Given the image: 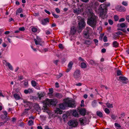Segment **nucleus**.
<instances>
[{
  "instance_id": "obj_56",
  "label": "nucleus",
  "mask_w": 129,
  "mask_h": 129,
  "mask_svg": "<svg viewBox=\"0 0 129 129\" xmlns=\"http://www.w3.org/2000/svg\"><path fill=\"white\" fill-rule=\"evenodd\" d=\"M28 91H29V93H32L33 92V91L32 90V89H31L30 88H29L28 89Z\"/></svg>"
},
{
  "instance_id": "obj_35",
  "label": "nucleus",
  "mask_w": 129,
  "mask_h": 129,
  "mask_svg": "<svg viewBox=\"0 0 129 129\" xmlns=\"http://www.w3.org/2000/svg\"><path fill=\"white\" fill-rule=\"evenodd\" d=\"M96 103L97 102H96V100H94L92 102L91 104L92 106L93 107H94L96 106Z\"/></svg>"
},
{
  "instance_id": "obj_37",
  "label": "nucleus",
  "mask_w": 129,
  "mask_h": 129,
  "mask_svg": "<svg viewBox=\"0 0 129 129\" xmlns=\"http://www.w3.org/2000/svg\"><path fill=\"white\" fill-rule=\"evenodd\" d=\"M117 117V116H115V115L112 114L111 115V118L114 120H115L116 119Z\"/></svg>"
},
{
  "instance_id": "obj_31",
  "label": "nucleus",
  "mask_w": 129,
  "mask_h": 129,
  "mask_svg": "<svg viewBox=\"0 0 129 129\" xmlns=\"http://www.w3.org/2000/svg\"><path fill=\"white\" fill-rule=\"evenodd\" d=\"M28 125L29 126H31L33 124L34 122L31 120H29L28 122Z\"/></svg>"
},
{
  "instance_id": "obj_59",
  "label": "nucleus",
  "mask_w": 129,
  "mask_h": 129,
  "mask_svg": "<svg viewBox=\"0 0 129 129\" xmlns=\"http://www.w3.org/2000/svg\"><path fill=\"white\" fill-rule=\"evenodd\" d=\"M117 35H116L115 34H113V39L115 40H116L117 39Z\"/></svg>"
},
{
  "instance_id": "obj_64",
  "label": "nucleus",
  "mask_w": 129,
  "mask_h": 129,
  "mask_svg": "<svg viewBox=\"0 0 129 129\" xmlns=\"http://www.w3.org/2000/svg\"><path fill=\"white\" fill-rule=\"evenodd\" d=\"M55 11L56 12L58 13H59L60 12V10L58 8H56Z\"/></svg>"
},
{
  "instance_id": "obj_49",
  "label": "nucleus",
  "mask_w": 129,
  "mask_h": 129,
  "mask_svg": "<svg viewBox=\"0 0 129 129\" xmlns=\"http://www.w3.org/2000/svg\"><path fill=\"white\" fill-rule=\"evenodd\" d=\"M63 119L64 120L65 119H66L68 117V116L66 114H63L62 116Z\"/></svg>"
},
{
  "instance_id": "obj_1",
  "label": "nucleus",
  "mask_w": 129,
  "mask_h": 129,
  "mask_svg": "<svg viewBox=\"0 0 129 129\" xmlns=\"http://www.w3.org/2000/svg\"><path fill=\"white\" fill-rule=\"evenodd\" d=\"M76 106V102L73 99L70 100L67 99L65 102L59 105V107L61 109L64 110L66 107H69L72 108H75Z\"/></svg>"
},
{
  "instance_id": "obj_52",
  "label": "nucleus",
  "mask_w": 129,
  "mask_h": 129,
  "mask_svg": "<svg viewBox=\"0 0 129 129\" xmlns=\"http://www.w3.org/2000/svg\"><path fill=\"white\" fill-rule=\"evenodd\" d=\"M96 45H97L98 43V40L97 39H94L93 40Z\"/></svg>"
},
{
  "instance_id": "obj_57",
  "label": "nucleus",
  "mask_w": 129,
  "mask_h": 129,
  "mask_svg": "<svg viewBox=\"0 0 129 129\" xmlns=\"http://www.w3.org/2000/svg\"><path fill=\"white\" fill-rule=\"evenodd\" d=\"M104 34H101L100 35V37H99V39L100 40H102L104 36Z\"/></svg>"
},
{
  "instance_id": "obj_24",
  "label": "nucleus",
  "mask_w": 129,
  "mask_h": 129,
  "mask_svg": "<svg viewBox=\"0 0 129 129\" xmlns=\"http://www.w3.org/2000/svg\"><path fill=\"white\" fill-rule=\"evenodd\" d=\"M30 107L29 108H28L25 109L24 111L22 113V114L23 115H26L27 113H28V111L30 109Z\"/></svg>"
},
{
  "instance_id": "obj_53",
  "label": "nucleus",
  "mask_w": 129,
  "mask_h": 129,
  "mask_svg": "<svg viewBox=\"0 0 129 129\" xmlns=\"http://www.w3.org/2000/svg\"><path fill=\"white\" fill-rule=\"evenodd\" d=\"M108 22L109 23L110 25H112L113 24V22L111 19H109L108 20Z\"/></svg>"
},
{
  "instance_id": "obj_36",
  "label": "nucleus",
  "mask_w": 129,
  "mask_h": 129,
  "mask_svg": "<svg viewBox=\"0 0 129 129\" xmlns=\"http://www.w3.org/2000/svg\"><path fill=\"white\" fill-rule=\"evenodd\" d=\"M90 63L92 65L95 66L96 64L95 62L93 60H91L90 61Z\"/></svg>"
},
{
  "instance_id": "obj_26",
  "label": "nucleus",
  "mask_w": 129,
  "mask_h": 129,
  "mask_svg": "<svg viewBox=\"0 0 129 129\" xmlns=\"http://www.w3.org/2000/svg\"><path fill=\"white\" fill-rule=\"evenodd\" d=\"M37 94L38 95V97L40 100H41V98L43 97L44 96V95L43 92H41L40 94L38 93H37Z\"/></svg>"
},
{
  "instance_id": "obj_63",
  "label": "nucleus",
  "mask_w": 129,
  "mask_h": 129,
  "mask_svg": "<svg viewBox=\"0 0 129 129\" xmlns=\"http://www.w3.org/2000/svg\"><path fill=\"white\" fill-rule=\"evenodd\" d=\"M59 60H55L53 61V63L55 64L56 65H57V63L59 61Z\"/></svg>"
},
{
  "instance_id": "obj_44",
  "label": "nucleus",
  "mask_w": 129,
  "mask_h": 129,
  "mask_svg": "<svg viewBox=\"0 0 129 129\" xmlns=\"http://www.w3.org/2000/svg\"><path fill=\"white\" fill-rule=\"evenodd\" d=\"M115 34L117 35H123V33L120 31H119L117 32H116L115 33Z\"/></svg>"
},
{
  "instance_id": "obj_5",
  "label": "nucleus",
  "mask_w": 129,
  "mask_h": 129,
  "mask_svg": "<svg viewBox=\"0 0 129 129\" xmlns=\"http://www.w3.org/2000/svg\"><path fill=\"white\" fill-rule=\"evenodd\" d=\"M78 22V29L81 31L84 28L86 25V23L84 19L82 18L79 20Z\"/></svg>"
},
{
  "instance_id": "obj_38",
  "label": "nucleus",
  "mask_w": 129,
  "mask_h": 129,
  "mask_svg": "<svg viewBox=\"0 0 129 129\" xmlns=\"http://www.w3.org/2000/svg\"><path fill=\"white\" fill-rule=\"evenodd\" d=\"M36 39L37 40L38 43H40L42 41L41 40V39L38 36H37Z\"/></svg>"
},
{
  "instance_id": "obj_48",
  "label": "nucleus",
  "mask_w": 129,
  "mask_h": 129,
  "mask_svg": "<svg viewBox=\"0 0 129 129\" xmlns=\"http://www.w3.org/2000/svg\"><path fill=\"white\" fill-rule=\"evenodd\" d=\"M59 48L61 49H63L64 48V47L63 46L62 44H59L58 45Z\"/></svg>"
},
{
  "instance_id": "obj_6",
  "label": "nucleus",
  "mask_w": 129,
  "mask_h": 129,
  "mask_svg": "<svg viewBox=\"0 0 129 129\" xmlns=\"http://www.w3.org/2000/svg\"><path fill=\"white\" fill-rule=\"evenodd\" d=\"M68 124L72 127H76L78 124L77 121L74 120H70L68 122Z\"/></svg>"
},
{
  "instance_id": "obj_2",
  "label": "nucleus",
  "mask_w": 129,
  "mask_h": 129,
  "mask_svg": "<svg viewBox=\"0 0 129 129\" xmlns=\"http://www.w3.org/2000/svg\"><path fill=\"white\" fill-rule=\"evenodd\" d=\"M90 17L88 19L87 24L93 28L96 26L97 23V16L92 12H90Z\"/></svg>"
},
{
  "instance_id": "obj_30",
  "label": "nucleus",
  "mask_w": 129,
  "mask_h": 129,
  "mask_svg": "<svg viewBox=\"0 0 129 129\" xmlns=\"http://www.w3.org/2000/svg\"><path fill=\"white\" fill-rule=\"evenodd\" d=\"M106 105L108 108H112L113 107L112 104H110L109 103H107L106 104Z\"/></svg>"
},
{
  "instance_id": "obj_27",
  "label": "nucleus",
  "mask_w": 129,
  "mask_h": 129,
  "mask_svg": "<svg viewBox=\"0 0 129 129\" xmlns=\"http://www.w3.org/2000/svg\"><path fill=\"white\" fill-rule=\"evenodd\" d=\"M72 114L75 117L78 115V113L76 110H74Z\"/></svg>"
},
{
  "instance_id": "obj_10",
  "label": "nucleus",
  "mask_w": 129,
  "mask_h": 129,
  "mask_svg": "<svg viewBox=\"0 0 129 129\" xmlns=\"http://www.w3.org/2000/svg\"><path fill=\"white\" fill-rule=\"evenodd\" d=\"M117 9L119 11L124 12L125 11V8L123 6L120 5H118Z\"/></svg>"
},
{
  "instance_id": "obj_50",
  "label": "nucleus",
  "mask_w": 129,
  "mask_h": 129,
  "mask_svg": "<svg viewBox=\"0 0 129 129\" xmlns=\"http://www.w3.org/2000/svg\"><path fill=\"white\" fill-rule=\"evenodd\" d=\"M6 117L4 115H2L1 116V118L3 120H5L6 119Z\"/></svg>"
},
{
  "instance_id": "obj_43",
  "label": "nucleus",
  "mask_w": 129,
  "mask_h": 129,
  "mask_svg": "<svg viewBox=\"0 0 129 129\" xmlns=\"http://www.w3.org/2000/svg\"><path fill=\"white\" fill-rule=\"evenodd\" d=\"M114 18L115 21H118L119 19L117 15H115L114 16Z\"/></svg>"
},
{
  "instance_id": "obj_11",
  "label": "nucleus",
  "mask_w": 129,
  "mask_h": 129,
  "mask_svg": "<svg viewBox=\"0 0 129 129\" xmlns=\"http://www.w3.org/2000/svg\"><path fill=\"white\" fill-rule=\"evenodd\" d=\"M80 114L82 116H84L86 115V110L85 108L81 109L80 110Z\"/></svg>"
},
{
  "instance_id": "obj_14",
  "label": "nucleus",
  "mask_w": 129,
  "mask_h": 129,
  "mask_svg": "<svg viewBox=\"0 0 129 129\" xmlns=\"http://www.w3.org/2000/svg\"><path fill=\"white\" fill-rule=\"evenodd\" d=\"M76 31V30L74 26L72 27L70 31V33L72 35L75 34Z\"/></svg>"
},
{
  "instance_id": "obj_25",
  "label": "nucleus",
  "mask_w": 129,
  "mask_h": 129,
  "mask_svg": "<svg viewBox=\"0 0 129 129\" xmlns=\"http://www.w3.org/2000/svg\"><path fill=\"white\" fill-rule=\"evenodd\" d=\"M34 107L35 109L37 111H38L40 110L41 109L40 107L38 104H36L35 106Z\"/></svg>"
},
{
  "instance_id": "obj_20",
  "label": "nucleus",
  "mask_w": 129,
  "mask_h": 129,
  "mask_svg": "<svg viewBox=\"0 0 129 129\" xmlns=\"http://www.w3.org/2000/svg\"><path fill=\"white\" fill-rule=\"evenodd\" d=\"M4 66V67H6L7 69L8 68V62H7L6 60H4L3 61Z\"/></svg>"
},
{
  "instance_id": "obj_47",
  "label": "nucleus",
  "mask_w": 129,
  "mask_h": 129,
  "mask_svg": "<svg viewBox=\"0 0 129 129\" xmlns=\"http://www.w3.org/2000/svg\"><path fill=\"white\" fill-rule=\"evenodd\" d=\"M23 84L25 87H28V83L27 81H24Z\"/></svg>"
},
{
  "instance_id": "obj_32",
  "label": "nucleus",
  "mask_w": 129,
  "mask_h": 129,
  "mask_svg": "<svg viewBox=\"0 0 129 129\" xmlns=\"http://www.w3.org/2000/svg\"><path fill=\"white\" fill-rule=\"evenodd\" d=\"M73 64V63L72 61H70L68 65V68H70L71 69L72 68V66Z\"/></svg>"
},
{
  "instance_id": "obj_3",
  "label": "nucleus",
  "mask_w": 129,
  "mask_h": 129,
  "mask_svg": "<svg viewBox=\"0 0 129 129\" xmlns=\"http://www.w3.org/2000/svg\"><path fill=\"white\" fill-rule=\"evenodd\" d=\"M57 102L56 99H46L45 101L44 102L43 107H44V110H48V106L50 107L51 105L55 106Z\"/></svg>"
},
{
  "instance_id": "obj_39",
  "label": "nucleus",
  "mask_w": 129,
  "mask_h": 129,
  "mask_svg": "<svg viewBox=\"0 0 129 129\" xmlns=\"http://www.w3.org/2000/svg\"><path fill=\"white\" fill-rule=\"evenodd\" d=\"M51 13L54 18H57L59 17V16L55 14L54 12H52Z\"/></svg>"
},
{
  "instance_id": "obj_8",
  "label": "nucleus",
  "mask_w": 129,
  "mask_h": 129,
  "mask_svg": "<svg viewBox=\"0 0 129 129\" xmlns=\"http://www.w3.org/2000/svg\"><path fill=\"white\" fill-rule=\"evenodd\" d=\"M80 71L78 69L74 72L73 75L75 78L77 79L80 77Z\"/></svg>"
},
{
  "instance_id": "obj_40",
  "label": "nucleus",
  "mask_w": 129,
  "mask_h": 129,
  "mask_svg": "<svg viewBox=\"0 0 129 129\" xmlns=\"http://www.w3.org/2000/svg\"><path fill=\"white\" fill-rule=\"evenodd\" d=\"M49 92L48 93V94H52L53 93V90L52 88H50L49 89Z\"/></svg>"
},
{
  "instance_id": "obj_12",
  "label": "nucleus",
  "mask_w": 129,
  "mask_h": 129,
  "mask_svg": "<svg viewBox=\"0 0 129 129\" xmlns=\"http://www.w3.org/2000/svg\"><path fill=\"white\" fill-rule=\"evenodd\" d=\"M34 40L36 45H40L41 46H44V41H42L40 43H38L37 40L36 39H34Z\"/></svg>"
},
{
  "instance_id": "obj_22",
  "label": "nucleus",
  "mask_w": 129,
  "mask_h": 129,
  "mask_svg": "<svg viewBox=\"0 0 129 129\" xmlns=\"http://www.w3.org/2000/svg\"><path fill=\"white\" fill-rule=\"evenodd\" d=\"M23 10L22 8H20L18 9L16 12V14L17 15L18 13H21L23 12Z\"/></svg>"
},
{
  "instance_id": "obj_51",
  "label": "nucleus",
  "mask_w": 129,
  "mask_h": 129,
  "mask_svg": "<svg viewBox=\"0 0 129 129\" xmlns=\"http://www.w3.org/2000/svg\"><path fill=\"white\" fill-rule=\"evenodd\" d=\"M25 30L24 27H20L19 28V31H23Z\"/></svg>"
},
{
  "instance_id": "obj_21",
  "label": "nucleus",
  "mask_w": 129,
  "mask_h": 129,
  "mask_svg": "<svg viewBox=\"0 0 129 129\" xmlns=\"http://www.w3.org/2000/svg\"><path fill=\"white\" fill-rule=\"evenodd\" d=\"M96 115L99 116L100 117H103V114L102 112L101 111H97L96 112Z\"/></svg>"
},
{
  "instance_id": "obj_15",
  "label": "nucleus",
  "mask_w": 129,
  "mask_h": 129,
  "mask_svg": "<svg viewBox=\"0 0 129 129\" xmlns=\"http://www.w3.org/2000/svg\"><path fill=\"white\" fill-rule=\"evenodd\" d=\"M119 43L116 41H114L112 43L113 46L115 48H117L119 47Z\"/></svg>"
},
{
  "instance_id": "obj_58",
  "label": "nucleus",
  "mask_w": 129,
  "mask_h": 129,
  "mask_svg": "<svg viewBox=\"0 0 129 129\" xmlns=\"http://www.w3.org/2000/svg\"><path fill=\"white\" fill-rule=\"evenodd\" d=\"M84 101L83 100H82L81 102V104L80 105V106L81 107H82L84 106Z\"/></svg>"
},
{
  "instance_id": "obj_9",
  "label": "nucleus",
  "mask_w": 129,
  "mask_h": 129,
  "mask_svg": "<svg viewBox=\"0 0 129 129\" xmlns=\"http://www.w3.org/2000/svg\"><path fill=\"white\" fill-rule=\"evenodd\" d=\"M119 79L122 81L123 83L127 84L128 82V80L126 77L124 76H120L119 77Z\"/></svg>"
},
{
  "instance_id": "obj_23",
  "label": "nucleus",
  "mask_w": 129,
  "mask_h": 129,
  "mask_svg": "<svg viewBox=\"0 0 129 129\" xmlns=\"http://www.w3.org/2000/svg\"><path fill=\"white\" fill-rule=\"evenodd\" d=\"M99 5V3L98 2H95L94 4H92V7L93 8L96 9Z\"/></svg>"
},
{
  "instance_id": "obj_42",
  "label": "nucleus",
  "mask_w": 129,
  "mask_h": 129,
  "mask_svg": "<svg viewBox=\"0 0 129 129\" xmlns=\"http://www.w3.org/2000/svg\"><path fill=\"white\" fill-rule=\"evenodd\" d=\"M105 111L107 114H109L110 113V111L109 109L106 108L105 109Z\"/></svg>"
},
{
  "instance_id": "obj_28",
  "label": "nucleus",
  "mask_w": 129,
  "mask_h": 129,
  "mask_svg": "<svg viewBox=\"0 0 129 129\" xmlns=\"http://www.w3.org/2000/svg\"><path fill=\"white\" fill-rule=\"evenodd\" d=\"M55 95L56 97L58 98H60L62 97L61 94L59 93H56Z\"/></svg>"
},
{
  "instance_id": "obj_60",
  "label": "nucleus",
  "mask_w": 129,
  "mask_h": 129,
  "mask_svg": "<svg viewBox=\"0 0 129 129\" xmlns=\"http://www.w3.org/2000/svg\"><path fill=\"white\" fill-rule=\"evenodd\" d=\"M18 80H22L23 79V76H18Z\"/></svg>"
},
{
  "instance_id": "obj_41",
  "label": "nucleus",
  "mask_w": 129,
  "mask_h": 129,
  "mask_svg": "<svg viewBox=\"0 0 129 129\" xmlns=\"http://www.w3.org/2000/svg\"><path fill=\"white\" fill-rule=\"evenodd\" d=\"M9 69L12 71H13V67L9 63Z\"/></svg>"
},
{
  "instance_id": "obj_33",
  "label": "nucleus",
  "mask_w": 129,
  "mask_h": 129,
  "mask_svg": "<svg viewBox=\"0 0 129 129\" xmlns=\"http://www.w3.org/2000/svg\"><path fill=\"white\" fill-rule=\"evenodd\" d=\"M120 27L121 28H124V27H125L126 28H127V26L126 25L125 23H120Z\"/></svg>"
},
{
  "instance_id": "obj_54",
  "label": "nucleus",
  "mask_w": 129,
  "mask_h": 129,
  "mask_svg": "<svg viewBox=\"0 0 129 129\" xmlns=\"http://www.w3.org/2000/svg\"><path fill=\"white\" fill-rule=\"evenodd\" d=\"M62 76V74L61 73H60L58 75L56 76V78L57 79L59 78Z\"/></svg>"
},
{
  "instance_id": "obj_34",
  "label": "nucleus",
  "mask_w": 129,
  "mask_h": 129,
  "mask_svg": "<svg viewBox=\"0 0 129 129\" xmlns=\"http://www.w3.org/2000/svg\"><path fill=\"white\" fill-rule=\"evenodd\" d=\"M117 76L122 75L121 71L119 70H117Z\"/></svg>"
},
{
  "instance_id": "obj_62",
  "label": "nucleus",
  "mask_w": 129,
  "mask_h": 129,
  "mask_svg": "<svg viewBox=\"0 0 129 129\" xmlns=\"http://www.w3.org/2000/svg\"><path fill=\"white\" fill-rule=\"evenodd\" d=\"M114 125L116 127H121V126L120 125L117 123H115Z\"/></svg>"
},
{
  "instance_id": "obj_16",
  "label": "nucleus",
  "mask_w": 129,
  "mask_h": 129,
  "mask_svg": "<svg viewBox=\"0 0 129 129\" xmlns=\"http://www.w3.org/2000/svg\"><path fill=\"white\" fill-rule=\"evenodd\" d=\"M81 9L80 8H78L74 10L73 12L75 13H76L77 14H79L81 13Z\"/></svg>"
},
{
  "instance_id": "obj_55",
  "label": "nucleus",
  "mask_w": 129,
  "mask_h": 129,
  "mask_svg": "<svg viewBox=\"0 0 129 129\" xmlns=\"http://www.w3.org/2000/svg\"><path fill=\"white\" fill-rule=\"evenodd\" d=\"M107 38L106 36H105L103 38V41L104 42H106L107 41Z\"/></svg>"
},
{
  "instance_id": "obj_61",
  "label": "nucleus",
  "mask_w": 129,
  "mask_h": 129,
  "mask_svg": "<svg viewBox=\"0 0 129 129\" xmlns=\"http://www.w3.org/2000/svg\"><path fill=\"white\" fill-rule=\"evenodd\" d=\"M125 19L124 18H120L119 20V22H124L125 21Z\"/></svg>"
},
{
  "instance_id": "obj_29",
  "label": "nucleus",
  "mask_w": 129,
  "mask_h": 129,
  "mask_svg": "<svg viewBox=\"0 0 129 129\" xmlns=\"http://www.w3.org/2000/svg\"><path fill=\"white\" fill-rule=\"evenodd\" d=\"M31 83L32 85L34 87H35L37 86V83L35 81H32L31 82Z\"/></svg>"
},
{
  "instance_id": "obj_13",
  "label": "nucleus",
  "mask_w": 129,
  "mask_h": 129,
  "mask_svg": "<svg viewBox=\"0 0 129 129\" xmlns=\"http://www.w3.org/2000/svg\"><path fill=\"white\" fill-rule=\"evenodd\" d=\"M49 22V19L48 18L44 19L41 21L42 24L44 25H46L48 22Z\"/></svg>"
},
{
  "instance_id": "obj_46",
  "label": "nucleus",
  "mask_w": 129,
  "mask_h": 129,
  "mask_svg": "<svg viewBox=\"0 0 129 129\" xmlns=\"http://www.w3.org/2000/svg\"><path fill=\"white\" fill-rule=\"evenodd\" d=\"M122 4L125 6H127L128 5V3L127 2L125 1H123L122 3Z\"/></svg>"
},
{
  "instance_id": "obj_4",
  "label": "nucleus",
  "mask_w": 129,
  "mask_h": 129,
  "mask_svg": "<svg viewBox=\"0 0 129 129\" xmlns=\"http://www.w3.org/2000/svg\"><path fill=\"white\" fill-rule=\"evenodd\" d=\"M100 15L105 14L107 10V7L104 4H101L99 9Z\"/></svg>"
},
{
  "instance_id": "obj_18",
  "label": "nucleus",
  "mask_w": 129,
  "mask_h": 129,
  "mask_svg": "<svg viewBox=\"0 0 129 129\" xmlns=\"http://www.w3.org/2000/svg\"><path fill=\"white\" fill-rule=\"evenodd\" d=\"M81 67L82 68H86L87 67V65L84 62H82L81 63Z\"/></svg>"
},
{
  "instance_id": "obj_19",
  "label": "nucleus",
  "mask_w": 129,
  "mask_h": 129,
  "mask_svg": "<svg viewBox=\"0 0 129 129\" xmlns=\"http://www.w3.org/2000/svg\"><path fill=\"white\" fill-rule=\"evenodd\" d=\"M14 97L16 100H18L20 99V96L17 93H15L14 94Z\"/></svg>"
},
{
  "instance_id": "obj_45",
  "label": "nucleus",
  "mask_w": 129,
  "mask_h": 129,
  "mask_svg": "<svg viewBox=\"0 0 129 129\" xmlns=\"http://www.w3.org/2000/svg\"><path fill=\"white\" fill-rule=\"evenodd\" d=\"M31 31L34 32H36L37 31V29L35 27H33L31 28Z\"/></svg>"
},
{
  "instance_id": "obj_7",
  "label": "nucleus",
  "mask_w": 129,
  "mask_h": 129,
  "mask_svg": "<svg viewBox=\"0 0 129 129\" xmlns=\"http://www.w3.org/2000/svg\"><path fill=\"white\" fill-rule=\"evenodd\" d=\"M89 28L87 27L85 29L84 31V36L87 39H88L89 37Z\"/></svg>"
},
{
  "instance_id": "obj_17",
  "label": "nucleus",
  "mask_w": 129,
  "mask_h": 129,
  "mask_svg": "<svg viewBox=\"0 0 129 129\" xmlns=\"http://www.w3.org/2000/svg\"><path fill=\"white\" fill-rule=\"evenodd\" d=\"M91 43V42L89 40H84L83 43L85 45H90Z\"/></svg>"
}]
</instances>
